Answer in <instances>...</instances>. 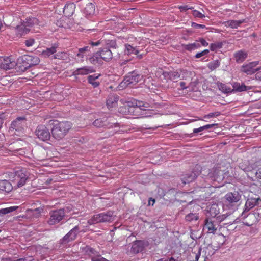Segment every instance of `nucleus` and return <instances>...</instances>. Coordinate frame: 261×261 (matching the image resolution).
<instances>
[{"label":"nucleus","instance_id":"obj_27","mask_svg":"<svg viewBox=\"0 0 261 261\" xmlns=\"http://www.w3.org/2000/svg\"><path fill=\"white\" fill-rule=\"evenodd\" d=\"M29 31L30 28H27L23 22H21L20 25H17L15 28L16 34L20 36L26 34Z\"/></svg>","mask_w":261,"mask_h":261},{"label":"nucleus","instance_id":"obj_14","mask_svg":"<svg viewBox=\"0 0 261 261\" xmlns=\"http://www.w3.org/2000/svg\"><path fill=\"white\" fill-rule=\"evenodd\" d=\"M16 63L15 61L10 57H2L0 58V68L5 70H8L14 68Z\"/></svg>","mask_w":261,"mask_h":261},{"label":"nucleus","instance_id":"obj_1","mask_svg":"<svg viewBox=\"0 0 261 261\" xmlns=\"http://www.w3.org/2000/svg\"><path fill=\"white\" fill-rule=\"evenodd\" d=\"M49 124L53 125L51 132L53 137L58 140L63 139L72 127V123L67 121L59 122L55 119L50 120Z\"/></svg>","mask_w":261,"mask_h":261},{"label":"nucleus","instance_id":"obj_60","mask_svg":"<svg viewBox=\"0 0 261 261\" xmlns=\"http://www.w3.org/2000/svg\"><path fill=\"white\" fill-rule=\"evenodd\" d=\"M18 206H11V207H8L7 209H8V211H9V213H11V212H12L14 211H15L16 209L18 208Z\"/></svg>","mask_w":261,"mask_h":261},{"label":"nucleus","instance_id":"obj_59","mask_svg":"<svg viewBox=\"0 0 261 261\" xmlns=\"http://www.w3.org/2000/svg\"><path fill=\"white\" fill-rule=\"evenodd\" d=\"M216 125H217V124L214 123V124H211L205 125L204 126H202V127L203 128V130L205 129L211 128L213 127L214 126H216Z\"/></svg>","mask_w":261,"mask_h":261},{"label":"nucleus","instance_id":"obj_3","mask_svg":"<svg viewBox=\"0 0 261 261\" xmlns=\"http://www.w3.org/2000/svg\"><path fill=\"white\" fill-rule=\"evenodd\" d=\"M114 220V213L112 211H109L106 212L94 215L89 219L87 223L89 225H92L98 223L112 222Z\"/></svg>","mask_w":261,"mask_h":261},{"label":"nucleus","instance_id":"obj_11","mask_svg":"<svg viewBox=\"0 0 261 261\" xmlns=\"http://www.w3.org/2000/svg\"><path fill=\"white\" fill-rule=\"evenodd\" d=\"M226 169L225 167L220 164L216 165L213 168L211 169V172H214V177H211V179L213 181H217L218 182L222 181L224 178V174Z\"/></svg>","mask_w":261,"mask_h":261},{"label":"nucleus","instance_id":"obj_6","mask_svg":"<svg viewBox=\"0 0 261 261\" xmlns=\"http://www.w3.org/2000/svg\"><path fill=\"white\" fill-rule=\"evenodd\" d=\"M22 62V70H26L30 67L39 64L40 60L37 56H33L32 55H24L21 58Z\"/></svg>","mask_w":261,"mask_h":261},{"label":"nucleus","instance_id":"obj_18","mask_svg":"<svg viewBox=\"0 0 261 261\" xmlns=\"http://www.w3.org/2000/svg\"><path fill=\"white\" fill-rule=\"evenodd\" d=\"M219 214V208L218 205L216 204H212L208 211L207 216L211 217L212 219H216L218 220L219 222L222 221L223 219L221 218L220 216H218Z\"/></svg>","mask_w":261,"mask_h":261},{"label":"nucleus","instance_id":"obj_53","mask_svg":"<svg viewBox=\"0 0 261 261\" xmlns=\"http://www.w3.org/2000/svg\"><path fill=\"white\" fill-rule=\"evenodd\" d=\"M35 43V40L34 39H29L25 41V44L27 47L32 46Z\"/></svg>","mask_w":261,"mask_h":261},{"label":"nucleus","instance_id":"obj_56","mask_svg":"<svg viewBox=\"0 0 261 261\" xmlns=\"http://www.w3.org/2000/svg\"><path fill=\"white\" fill-rule=\"evenodd\" d=\"M241 167L245 172L251 171L253 169V168L251 166H250V167L248 166L247 167H244V165L243 164H242L241 165Z\"/></svg>","mask_w":261,"mask_h":261},{"label":"nucleus","instance_id":"obj_5","mask_svg":"<svg viewBox=\"0 0 261 261\" xmlns=\"http://www.w3.org/2000/svg\"><path fill=\"white\" fill-rule=\"evenodd\" d=\"M47 223L49 225H54L60 222L64 218L65 213L64 209L50 211Z\"/></svg>","mask_w":261,"mask_h":261},{"label":"nucleus","instance_id":"obj_45","mask_svg":"<svg viewBox=\"0 0 261 261\" xmlns=\"http://www.w3.org/2000/svg\"><path fill=\"white\" fill-rule=\"evenodd\" d=\"M168 74L169 76L170 79L173 81H176L180 78V73L179 74L177 72H170Z\"/></svg>","mask_w":261,"mask_h":261},{"label":"nucleus","instance_id":"obj_63","mask_svg":"<svg viewBox=\"0 0 261 261\" xmlns=\"http://www.w3.org/2000/svg\"><path fill=\"white\" fill-rule=\"evenodd\" d=\"M9 213V211H8L7 208H3L0 210V214H7Z\"/></svg>","mask_w":261,"mask_h":261},{"label":"nucleus","instance_id":"obj_28","mask_svg":"<svg viewBox=\"0 0 261 261\" xmlns=\"http://www.w3.org/2000/svg\"><path fill=\"white\" fill-rule=\"evenodd\" d=\"M125 53L127 55H137V57L139 59H141L142 58V55L141 54H139V51L138 49L135 47H134L130 45H125Z\"/></svg>","mask_w":261,"mask_h":261},{"label":"nucleus","instance_id":"obj_54","mask_svg":"<svg viewBox=\"0 0 261 261\" xmlns=\"http://www.w3.org/2000/svg\"><path fill=\"white\" fill-rule=\"evenodd\" d=\"M191 26L195 29H198V28L204 29V28H206L205 25L198 24L195 22H192L191 24Z\"/></svg>","mask_w":261,"mask_h":261},{"label":"nucleus","instance_id":"obj_16","mask_svg":"<svg viewBox=\"0 0 261 261\" xmlns=\"http://www.w3.org/2000/svg\"><path fill=\"white\" fill-rule=\"evenodd\" d=\"M94 71L95 70L92 67L85 66L75 70L72 72V75L77 78L79 75H86Z\"/></svg>","mask_w":261,"mask_h":261},{"label":"nucleus","instance_id":"obj_39","mask_svg":"<svg viewBox=\"0 0 261 261\" xmlns=\"http://www.w3.org/2000/svg\"><path fill=\"white\" fill-rule=\"evenodd\" d=\"M199 216L196 213H190L187 214L185 217L186 221L188 222H195L198 220Z\"/></svg>","mask_w":261,"mask_h":261},{"label":"nucleus","instance_id":"obj_48","mask_svg":"<svg viewBox=\"0 0 261 261\" xmlns=\"http://www.w3.org/2000/svg\"><path fill=\"white\" fill-rule=\"evenodd\" d=\"M92 261H108L107 259L101 256L100 255H95L91 257Z\"/></svg>","mask_w":261,"mask_h":261},{"label":"nucleus","instance_id":"obj_2","mask_svg":"<svg viewBox=\"0 0 261 261\" xmlns=\"http://www.w3.org/2000/svg\"><path fill=\"white\" fill-rule=\"evenodd\" d=\"M8 178L12 182L14 189H17L25 185L29 178V173L26 169L22 168L13 172H10L8 174Z\"/></svg>","mask_w":261,"mask_h":261},{"label":"nucleus","instance_id":"obj_41","mask_svg":"<svg viewBox=\"0 0 261 261\" xmlns=\"http://www.w3.org/2000/svg\"><path fill=\"white\" fill-rule=\"evenodd\" d=\"M215 240L218 243V246L223 245L226 242V237L221 233L218 234L215 237Z\"/></svg>","mask_w":261,"mask_h":261},{"label":"nucleus","instance_id":"obj_33","mask_svg":"<svg viewBox=\"0 0 261 261\" xmlns=\"http://www.w3.org/2000/svg\"><path fill=\"white\" fill-rule=\"evenodd\" d=\"M84 13L86 16L92 15L95 13V6L92 3H89L85 7Z\"/></svg>","mask_w":261,"mask_h":261},{"label":"nucleus","instance_id":"obj_29","mask_svg":"<svg viewBox=\"0 0 261 261\" xmlns=\"http://www.w3.org/2000/svg\"><path fill=\"white\" fill-rule=\"evenodd\" d=\"M100 76V74H94L89 75L87 77L88 83L91 84L94 88L97 87L99 85L100 83L96 81V80L98 79Z\"/></svg>","mask_w":261,"mask_h":261},{"label":"nucleus","instance_id":"obj_55","mask_svg":"<svg viewBox=\"0 0 261 261\" xmlns=\"http://www.w3.org/2000/svg\"><path fill=\"white\" fill-rule=\"evenodd\" d=\"M43 208L41 207L36 208L34 210H30V211L36 212V213L37 214V217L39 216V215L43 211Z\"/></svg>","mask_w":261,"mask_h":261},{"label":"nucleus","instance_id":"obj_24","mask_svg":"<svg viewBox=\"0 0 261 261\" xmlns=\"http://www.w3.org/2000/svg\"><path fill=\"white\" fill-rule=\"evenodd\" d=\"M144 248V242L141 240H137L133 242L132 246V251L138 253L143 251Z\"/></svg>","mask_w":261,"mask_h":261},{"label":"nucleus","instance_id":"obj_9","mask_svg":"<svg viewBox=\"0 0 261 261\" xmlns=\"http://www.w3.org/2000/svg\"><path fill=\"white\" fill-rule=\"evenodd\" d=\"M35 134L38 139L43 141L49 140L50 138L49 129L45 125H39L35 130Z\"/></svg>","mask_w":261,"mask_h":261},{"label":"nucleus","instance_id":"obj_34","mask_svg":"<svg viewBox=\"0 0 261 261\" xmlns=\"http://www.w3.org/2000/svg\"><path fill=\"white\" fill-rule=\"evenodd\" d=\"M58 47V45L55 43L51 47L47 48L46 49L43 50L42 55L45 57H48L57 51L56 49Z\"/></svg>","mask_w":261,"mask_h":261},{"label":"nucleus","instance_id":"obj_31","mask_svg":"<svg viewBox=\"0 0 261 261\" xmlns=\"http://www.w3.org/2000/svg\"><path fill=\"white\" fill-rule=\"evenodd\" d=\"M88 52H90V47L88 46L80 48L78 49L76 57L78 59H80L81 61L82 62L84 60V58L88 55L87 53Z\"/></svg>","mask_w":261,"mask_h":261},{"label":"nucleus","instance_id":"obj_47","mask_svg":"<svg viewBox=\"0 0 261 261\" xmlns=\"http://www.w3.org/2000/svg\"><path fill=\"white\" fill-rule=\"evenodd\" d=\"M200 47V45L196 43H194L191 44H188L186 46V49L189 51H191L192 50H194L195 49L198 48Z\"/></svg>","mask_w":261,"mask_h":261},{"label":"nucleus","instance_id":"obj_62","mask_svg":"<svg viewBox=\"0 0 261 261\" xmlns=\"http://www.w3.org/2000/svg\"><path fill=\"white\" fill-rule=\"evenodd\" d=\"M255 74V79L257 80L261 81V71L256 72Z\"/></svg>","mask_w":261,"mask_h":261},{"label":"nucleus","instance_id":"obj_32","mask_svg":"<svg viewBox=\"0 0 261 261\" xmlns=\"http://www.w3.org/2000/svg\"><path fill=\"white\" fill-rule=\"evenodd\" d=\"M23 23L31 30L32 27L38 24V20L35 17H29L25 19V21H23Z\"/></svg>","mask_w":261,"mask_h":261},{"label":"nucleus","instance_id":"obj_46","mask_svg":"<svg viewBox=\"0 0 261 261\" xmlns=\"http://www.w3.org/2000/svg\"><path fill=\"white\" fill-rule=\"evenodd\" d=\"M192 10V14L193 15V16L195 18H203L205 17V16L204 14H202L201 12H199L198 10H194V9Z\"/></svg>","mask_w":261,"mask_h":261},{"label":"nucleus","instance_id":"obj_61","mask_svg":"<svg viewBox=\"0 0 261 261\" xmlns=\"http://www.w3.org/2000/svg\"><path fill=\"white\" fill-rule=\"evenodd\" d=\"M256 176L257 178L261 179V167L256 172Z\"/></svg>","mask_w":261,"mask_h":261},{"label":"nucleus","instance_id":"obj_35","mask_svg":"<svg viewBox=\"0 0 261 261\" xmlns=\"http://www.w3.org/2000/svg\"><path fill=\"white\" fill-rule=\"evenodd\" d=\"M232 90L236 92H242L247 91L248 89L250 88H247V87L244 84H241L240 83L235 82L232 85Z\"/></svg>","mask_w":261,"mask_h":261},{"label":"nucleus","instance_id":"obj_15","mask_svg":"<svg viewBox=\"0 0 261 261\" xmlns=\"http://www.w3.org/2000/svg\"><path fill=\"white\" fill-rule=\"evenodd\" d=\"M241 196L238 192H229L225 195L224 202L227 205H230L232 206L234 203L238 202Z\"/></svg>","mask_w":261,"mask_h":261},{"label":"nucleus","instance_id":"obj_12","mask_svg":"<svg viewBox=\"0 0 261 261\" xmlns=\"http://www.w3.org/2000/svg\"><path fill=\"white\" fill-rule=\"evenodd\" d=\"M219 224L212 218H206L204 220L203 230L207 233L215 234L217 230Z\"/></svg>","mask_w":261,"mask_h":261},{"label":"nucleus","instance_id":"obj_36","mask_svg":"<svg viewBox=\"0 0 261 261\" xmlns=\"http://www.w3.org/2000/svg\"><path fill=\"white\" fill-rule=\"evenodd\" d=\"M97 52L93 55V56L89 58L90 63L93 65H96L97 64H100L101 60Z\"/></svg>","mask_w":261,"mask_h":261},{"label":"nucleus","instance_id":"obj_42","mask_svg":"<svg viewBox=\"0 0 261 261\" xmlns=\"http://www.w3.org/2000/svg\"><path fill=\"white\" fill-rule=\"evenodd\" d=\"M192 73L191 71H188L186 69H182L180 72V77H181L183 80H187L190 79Z\"/></svg>","mask_w":261,"mask_h":261},{"label":"nucleus","instance_id":"obj_57","mask_svg":"<svg viewBox=\"0 0 261 261\" xmlns=\"http://www.w3.org/2000/svg\"><path fill=\"white\" fill-rule=\"evenodd\" d=\"M199 41L203 46H207L208 45V42L203 38H200L199 39Z\"/></svg>","mask_w":261,"mask_h":261},{"label":"nucleus","instance_id":"obj_52","mask_svg":"<svg viewBox=\"0 0 261 261\" xmlns=\"http://www.w3.org/2000/svg\"><path fill=\"white\" fill-rule=\"evenodd\" d=\"M181 12H186L188 10H193V7H189L188 5L180 6L178 7Z\"/></svg>","mask_w":261,"mask_h":261},{"label":"nucleus","instance_id":"obj_49","mask_svg":"<svg viewBox=\"0 0 261 261\" xmlns=\"http://www.w3.org/2000/svg\"><path fill=\"white\" fill-rule=\"evenodd\" d=\"M220 115V112H213L210 113L207 115H205L204 116V118L205 119H210L211 118L213 117H216Z\"/></svg>","mask_w":261,"mask_h":261},{"label":"nucleus","instance_id":"obj_37","mask_svg":"<svg viewBox=\"0 0 261 261\" xmlns=\"http://www.w3.org/2000/svg\"><path fill=\"white\" fill-rule=\"evenodd\" d=\"M243 22L242 20H228L225 22L226 26H229L231 28H237Z\"/></svg>","mask_w":261,"mask_h":261},{"label":"nucleus","instance_id":"obj_7","mask_svg":"<svg viewBox=\"0 0 261 261\" xmlns=\"http://www.w3.org/2000/svg\"><path fill=\"white\" fill-rule=\"evenodd\" d=\"M117 122L113 117L102 118L95 120L93 124L97 127L111 128L116 126Z\"/></svg>","mask_w":261,"mask_h":261},{"label":"nucleus","instance_id":"obj_51","mask_svg":"<svg viewBox=\"0 0 261 261\" xmlns=\"http://www.w3.org/2000/svg\"><path fill=\"white\" fill-rule=\"evenodd\" d=\"M209 52H210V50L208 49H206L201 52L197 53L195 55V57L196 58H199L201 57L202 56H203L204 55L208 54L209 53Z\"/></svg>","mask_w":261,"mask_h":261},{"label":"nucleus","instance_id":"obj_4","mask_svg":"<svg viewBox=\"0 0 261 261\" xmlns=\"http://www.w3.org/2000/svg\"><path fill=\"white\" fill-rule=\"evenodd\" d=\"M258 61L245 63L241 66L240 71L247 75H251L261 70Z\"/></svg>","mask_w":261,"mask_h":261},{"label":"nucleus","instance_id":"obj_20","mask_svg":"<svg viewBox=\"0 0 261 261\" xmlns=\"http://www.w3.org/2000/svg\"><path fill=\"white\" fill-rule=\"evenodd\" d=\"M24 124L25 118L24 117H18L11 123V128L16 130H21L23 129Z\"/></svg>","mask_w":261,"mask_h":261},{"label":"nucleus","instance_id":"obj_26","mask_svg":"<svg viewBox=\"0 0 261 261\" xmlns=\"http://www.w3.org/2000/svg\"><path fill=\"white\" fill-rule=\"evenodd\" d=\"M248 54L244 50H240L236 52L234 54V57L238 63L243 62L247 58Z\"/></svg>","mask_w":261,"mask_h":261},{"label":"nucleus","instance_id":"obj_40","mask_svg":"<svg viewBox=\"0 0 261 261\" xmlns=\"http://www.w3.org/2000/svg\"><path fill=\"white\" fill-rule=\"evenodd\" d=\"M218 87L220 90L224 93H229L231 92L232 90L230 87L227 86L225 84L222 83H217Z\"/></svg>","mask_w":261,"mask_h":261},{"label":"nucleus","instance_id":"obj_10","mask_svg":"<svg viewBox=\"0 0 261 261\" xmlns=\"http://www.w3.org/2000/svg\"><path fill=\"white\" fill-rule=\"evenodd\" d=\"M226 169L225 167L220 164L216 165L213 168L211 169V172H214V177H211V179L213 181H217L218 182L222 181L224 178V174Z\"/></svg>","mask_w":261,"mask_h":261},{"label":"nucleus","instance_id":"obj_25","mask_svg":"<svg viewBox=\"0 0 261 261\" xmlns=\"http://www.w3.org/2000/svg\"><path fill=\"white\" fill-rule=\"evenodd\" d=\"M79 229L77 226H75L66 235L63 237V240L66 242H69L75 240L77 236V231Z\"/></svg>","mask_w":261,"mask_h":261},{"label":"nucleus","instance_id":"obj_21","mask_svg":"<svg viewBox=\"0 0 261 261\" xmlns=\"http://www.w3.org/2000/svg\"><path fill=\"white\" fill-rule=\"evenodd\" d=\"M259 204H261V199L259 197L248 198L245 205V211H249Z\"/></svg>","mask_w":261,"mask_h":261},{"label":"nucleus","instance_id":"obj_17","mask_svg":"<svg viewBox=\"0 0 261 261\" xmlns=\"http://www.w3.org/2000/svg\"><path fill=\"white\" fill-rule=\"evenodd\" d=\"M119 97L116 94H110L106 100V106L109 109L116 108L118 106V102Z\"/></svg>","mask_w":261,"mask_h":261},{"label":"nucleus","instance_id":"obj_13","mask_svg":"<svg viewBox=\"0 0 261 261\" xmlns=\"http://www.w3.org/2000/svg\"><path fill=\"white\" fill-rule=\"evenodd\" d=\"M201 169V166L197 164L193 169L192 171L186 174L182 178V181L184 184L192 182L198 175L199 171Z\"/></svg>","mask_w":261,"mask_h":261},{"label":"nucleus","instance_id":"obj_30","mask_svg":"<svg viewBox=\"0 0 261 261\" xmlns=\"http://www.w3.org/2000/svg\"><path fill=\"white\" fill-rule=\"evenodd\" d=\"M210 171L211 169L206 167H201V169L199 171V175L201 174L202 178L206 177V179H211V177H214L213 174L214 173V172H211Z\"/></svg>","mask_w":261,"mask_h":261},{"label":"nucleus","instance_id":"obj_8","mask_svg":"<svg viewBox=\"0 0 261 261\" xmlns=\"http://www.w3.org/2000/svg\"><path fill=\"white\" fill-rule=\"evenodd\" d=\"M142 77V76L141 74H139L137 71H134L128 73V74L125 76L121 84H123L126 86H129L131 87L132 85H134L139 82Z\"/></svg>","mask_w":261,"mask_h":261},{"label":"nucleus","instance_id":"obj_64","mask_svg":"<svg viewBox=\"0 0 261 261\" xmlns=\"http://www.w3.org/2000/svg\"><path fill=\"white\" fill-rule=\"evenodd\" d=\"M203 128H202V126L200 127L199 128H194L193 129V133H198L199 132H202L203 130Z\"/></svg>","mask_w":261,"mask_h":261},{"label":"nucleus","instance_id":"obj_19","mask_svg":"<svg viewBox=\"0 0 261 261\" xmlns=\"http://www.w3.org/2000/svg\"><path fill=\"white\" fill-rule=\"evenodd\" d=\"M101 59L106 62H109L113 58V54L111 50L108 48H104L98 51Z\"/></svg>","mask_w":261,"mask_h":261},{"label":"nucleus","instance_id":"obj_22","mask_svg":"<svg viewBox=\"0 0 261 261\" xmlns=\"http://www.w3.org/2000/svg\"><path fill=\"white\" fill-rule=\"evenodd\" d=\"M14 189V187L12 182H10L7 180H0V190L5 191L7 193L11 192L13 189Z\"/></svg>","mask_w":261,"mask_h":261},{"label":"nucleus","instance_id":"obj_43","mask_svg":"<svg viewBox=\"0 0 261 261\" xmlns=\"http://www.w3.org/2000/svg\"><path fill=\"white\" fill-rule=\"evenodd\" d=\"M220 65V63L219 60H216L210 62L207 64V67L211 70H214L218 68Z\"/></svg>","mask_w":261,"mask_h":261},{"label":"nucleus","instance_id":"obj_50","mask_svg":"<svg viewBox=\"0 0 261 261\" xmlns=\"http://www.w3.org/2000/svg\"><path fill=\"white\" fill-rule=\"evenodd\" d=\"M67 57V54L65 52L58 53L55 55V58L58 59H64Z\"/></svg>","mask_w":261,"mask_h":261},{"label":"nucleus","instance_id":"obj_44","mask_svg":"<svg viewBox=\"0 0 261 261\" xmlns=\"http://www.w3.org/2000/svg\"><path fill=\"white\" fill-rule=\"evenodd\" d=\"M85 252L91 257L97 254V251L93 248L89 247L86 246L84 249Z\"/></svg>","mask_w":261,"mask_h":261},{"label":"nucleus","instance_id":"obj_58","mask_svg":"<svg viewBox=\"0 0 261 261\" xmlns=\"http://www.w3.org/2000/svg\"><path fill=\"white\" fill-rule=\"evenodd\" d=\"M136 107H130V110L135 109V110H137L140 109V107L141 106V102L140 101L136 102Z\"/></svg>","mask_w":261,"mask_h":261},{"label":"nucleus","instance_id":"obj_38","mask_svg":"<svg viewBox=\"0 0 261 261\" xmlns=\"http://www.w3.org/2000/svg\"><path fill=\"white\" fill-rule=\"evenodd\" d=\"M223 45V42H217L213 43H211L210 45V49L213 51H217L219 49L222 48Z\"/></svg>","mask_w":261,"mask_h":261},{"label":"nucleus","instance_id":"obj_23","mask_svg":"<svg viewBox=\"0 0 261 261\" xmlns=\"http://www.w3.org/2000/svg\"><path fill=\"white\" fill-rule=\"evenodd\" d=\"M75 5L73 3L66 4L64 8L63 13L66 16L70 17L74 13Z\"/></svg>","mask_w":261,"mask_h":261}]
</instances>
